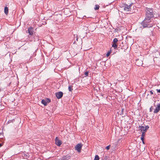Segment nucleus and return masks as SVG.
Returning <instances> with one entry per match:
<instances>
[{"label": "nucleus", "instance_id": "13", "mask_svg": "<svg viewBox=\"0 0 160 160\" xmlns=\"http://www.w3.org/2000/svg\"><path fill=\"white\" fill-rule=\"evenodd\" d=\"M4 11L5 14L7 15L8 14V9L7 7H5Z\"/></svg>", "mask_w": 160, "mask_h": 160}, {"label": "nucleus", "instance_id": "24", "mask_svg": "<svg viewBox=\"0 0 160 160\" xmlns=\"http://www.w3.org/2000/svg\"><path fill=\"white\" fill-rule=\"evenodd\" d=\"M88 72L87 71V72H85L84 74H85V76H87L88 75Z\"/></svg>", "mask_w": 160, "mask_h": 160}, {"label": "nucleus", "instance_id": "26", "mask_svg": "<svg viewBox=\"0 0 160 160\" xmlns=\"http://www.w3.org/2000/svg\"><path fill=\"white\" fill-rule=\"evenodd\" d=\"M118 39H119V38H114L113 39V40H118Z\"/></svg>", "mask_w": 160, "mask_h": 160}, {"label": "nucleus", "instance_id": "22", "mask_svg": "<svg viewBox=\"0 0 160 160\" xmlns=\"http://www.w3.org/2000/svg\"><path fill=\"white\" fill-rule=\"evenodd\" d=\"M111 53L110 52H108L106 54V56L107 57H108L109 55Z\"/></svg>", "mask_w": 160, "mask_h": 160}, {"label": "nucleus", "instance_id": "17", "mask_svg": "<svg viewBox=\"0 0 160 160\" xmlns=\"http://www.w3.org/2000/svg\"><path fill=\"white\" fill-rule=\"evenodd\" d=\"M99 158L98 155H96L94 160H99Z\"/></svg>", "mask_w": 160, "mask_h": 160}, {"label": "nucleus", "instance_id": "23", "mask_svg": "<svg viewBox=\"0 0 160 160\" xmlns=\"http://www.w3.org/2000/svg\"><path fill=\"white\" fill-rule=\"evenodd\" d=\"M110 145H109V146H107L106 147V149L107 150H109V149H110Z\"/></svg>", "mask_w": 160, "mask_h": 160}, {"label": "nucleus", "instance_id": "8", "mask_svg": "<svg viewBox=\"0 0 160 160\" xmlns=\"http://www.w3.org/2000/svg\"><path fill=\"white\" fill-rule=\"evenodd\" d=\"M55 144L58 146H60L62 144V142L61 141L59 140L57 137H56V138Z\"/></svg>", "mask_w": 160, "mask_h": 160}, {"label": "nucleus", "instance_id": "11", "mask_svg": "<svg viewBox=\"0 0 160 160\" xmlns=\"http://www.w3.org/2000/svg\"><path fill=\"white\" fill-rule=\"evenodd\" d=\"M28 32L29 35H32L33 33V29L32 27H30L28 29Z\"/></svg>", "mask_w": 160, "mask_h": 160}, {"label": "nucleus", "instance_id": "2", "mask_svg": "<svg viewBox=\"0 0 160 160\" xmlns=\"http://www.w3.org/2000/svg\"><path fill=\"white\" fill-rule=\"evenodd\" d=\"M131 5H128L125 4L123 5V6L122 7V9H123L124 11H130L131 10Z\"/></svg>", "mask_w": 160, "mask_h": 160}, {"label": "nucleus", "instance_id": "1", "mask_svg": "<svg viewBox=\"0 0 160 160\" xmlns=\"http://www.w3.org/2000/svg\"><path fill=\"white\" fill-rule=\"evenodd\" d=\"M141 24L144 28H150L152 27L154 23H152L151 20L145 18L144 20L142 22Z\"/></svg>", "mask_w": 160, "mask_h": 160}, {"label": "nucleus", "instance_id": "14", "mask_svg": "<svg viewBox=\"0 0 160 160\" xmlns=\"http://www.w3.org/2000/svg\"><path fill=\"white\" fill-rule=\"evenodd\" d=\"M42 103L44 105V106L47 105V102H46V100L45 99H42L41 101Z\"/></svg>", "mask_w": 160, "mask_h": 160}, {"label": "nucleus", "instance_id": "27", "mask_svg": "<svg viewBox=\"0 0 160 160\" xmlns=\"http://www.w3.org/2000/svg\"><path fill=\"white\" fill-rule=\"evenodd\" d=\"M157 92L158 93H160V89H157Z\"/></svg>", "mask_w": 160, "mask_h": 160}, {"label": "nucleus", "instance_id": "10", "mask_svg": "<svg viewBox=\"0 0 160 160\" xmlns=\"http://www.w3.org/2000/svg\"><path fill=\"white\" fill-rule=\"evenodd\" d=\"M160 110V104H158L157 105V107H156L155 109L154 110V113H157Z\"/></svg>", "mask_w": 160, "mask_h": 160}, {"label": "nucleus", "instance_id": "29", "mask_svg": "<svg viewBox=\"0 0 160 160\" xmlns=\"http://www.w3.org/2000/svg\"><path fill=\"white\" fill-rule=\"evenodd\" d=\"M124 110V108L122 109V112Z\"/></svg>", "mask_w": 160, "mask_h": 160}, {"label": "nucleus", "instance_id": "25", "mask_svg": "<svg viewBox=\"0 0 160 160\" xmlns=\"http://www.w3.org/2000/svg\"><path fill=\"white\" fill-rule=\"evenodd\" d=\"M141 139L142 140V141L144 140V137H141Z\"/></svg>", "mask_w": 160, "mask_h": 160}, {"label": "nucleus", "instance_id": "7", "mask_svg": "<svg viewBox=\"0 0 160 160\" xmlns=\"http://www.w3.org/2000/svg\"><path fill=\"white\" fill-rule=\"evenodd\" d=\"M56 96L58 99H60L62 97L63 93L62 92H56Z\"/></svg>", "mask_w": 160, "mask_h": 160}, {"label": "nucleus", "instance_id": "15", "mask_svg": "<svg viewBox=\"0 0 160 160\" xmlns=\"http://www.w3.org/2000/svg\"><path fill=\"white\" fill-rule=\"evenodd\" d=\"M99 8V6L98 5H96L94 9L95 10H98Z\"/></svg>", "mask_w": 160, "mask_h": 160}, {"label": "nucleus", "instance_id": "30", "mask_svg": "<svg viewBox=\"0 0 160 160\" xmlns=\"http://www.w3.org/2000/svg\"><path fill=\"white\" fill-rule=\"evenodd\" d=\"M2 146V144L0 143V147H1Z\"/></svg>", "mask_w": 160, "mask_h": 160}, {"label": "nucleus", "instance_id": "21", "mask_svg": "<svg viewBox=\"0 0 160 160\" xmlns=\"http://www.w3.org/2000/svg\"><path fill=\"white\" fill-rule=\"evenodd\" d=\"M153 110V108H152V106L150 108V112H152Z\"/></svg>", "mask_w": 160, "mask_h": 160}, {"label": "nucleus", "instance_id": "33", "mask_svg": "<svg viewBox=\"0 0 160 160\" xmlns=\"http://www.w3.org/2000/svg\"><path fill=\"white\" fill-rule=\"evenodd\" d=\"M78 40V38H77V39H76V40Z\"/></svg>", "mask_w": 160, "mask_h": 160}, {"label": "nucleus", "instance_id": "18", "mask_svg": "<svg viewBox=\"0 0 160 160\" xmlns=\"http://www.w3.org/2000/svg\"><path fill=\"white\" fill-rule=\"evenodd\" d=\"M45 100H46V102H47V104L48 103H49L50 102V99H48V98H47L46 99H45Z\"/></svg>", "mask_w": 160, "mask_h": 160}, {"label": "nucleus", "instance_id": "6", "mask_svg": "<svg viewBox=\"0 0 160 160\" xmlns=\"http://www.w3.org/2000/svg\"><path fill=\"white\" fill-rule=\"evenodd\" d=\"M136 64L138 66H141L143 64V61L142 59H138L136 60Z\"/></svg>", "mask_w": 160, "mask_h": 160}, {"label": "nucleus", "instance_id": "19", "mask_svg": "<svg viewBox=\"0 0 160 160\" xmlns=\"http://www.w3.org/2000/svg\"><path fill=\"white\" fill-rule=\"evenodd\" d=\"M142 132V133L141 136V137H144L145 134V132Z\"/></svg>", "mask_w": 160, "mask_h": 160}, {"label": "nucleus", "instance_id": "32", "mask_svg": "<svg viewBox=\"0 0 160 160\" xmlns=\"http://www.w3.org/2000/svg\"><path fill=\"white\" fill-rule=\"evenodd\" d=\"M75 43H76V41H75L74 42H73V43L74 44H75Z\"/></svg>", "mask_w": 160, "mask_h": 160}, {"label": "nucleus", "instance_id": "16", "mask_svg": "<svg viewBox=\"0 0 160 160\" xmlns=\"http://www.w3.org/2000/svg\"><path fill=\"white\" fill-rule=\"evenodd\" d=\"M72 88V86L70 85L69 86L68 90L69 91H72V90H73Z\"/></svg>", "mask_w": 160, "mask_h": 160}, {"label": "nucleus", "instance_id": "4", "mask_svg": "<svg viewBox=\"0 0 160 160\" xmlns=\"http://www.w3.org/2000/svg\"><path fill=\"white\" fill-rule=\"evenodd\" d=\"M153 17V14L152 12L148 11L147 12L146 14V17L145 18L149 19L151 20V19Z\"/></svg>", "mask_w": 160, "mask_h": 160}, {"label": "nucleus", "instance_id": "5", "mask_svg": "<svg viewBox=\"0 0 160 160\" xmlns=\"http://www.w3.org/2000/svg\"><path fill=\"white\" fill-rule=\"evenodd\" d=\"M83 145L81 143H78L75 146V149L77 150L78 152H81V150Z\"/></svg>", "mask_w": 160, "mask_h": 160}, {"label": "nucleus", "instance_id": "3", "mask_svg": "<svg viewBox=\"0 0 160 160\" xmlns=\"http://www.w3.org/2000/svg\"><path fill=\"white\" fill-rule=\"evenodd\" d=\"M149 128V127L148 126H146L145 127L142 126H139L138 127V128L141 132H146Z\"/></svg>", "mask_w": 160, "mask_h": 160}, {"label": "nucleus", "instance_id": "9", "mask_svg": "<svg viewBox=\"0 0 160 160\" xmlns=\"http://www.w3.org/2000/svg\"><path fill=\"white\" fill-rule=\"evenodd\" d=\"M70 158V156L67 155L66 156H63L59 159V160H68Z\"/></svg>", "mask_w": 160, "mask_h": 160}, {"label": "nucleus", "instance_id": "20", "mask_svg": "<svg viewBox=\"0 0 160 160\" xmlns=\"http://www.w3.org/2000/svg\"><path fill=\"white\" fill-rule=\"evenodd\" d=\"M14 119L13 120H9V121H8V123H9L10 122H13V121H14Z\"/></svg>", "mask_w": 160, "mask_h": 160}, {"label": "nucleus", "instance_id": "12", "mask_svg": "<svg viewBox=\"0 0 160 160\" xmlns=\"http://www.w3.org/2000/svg\"><path fill=\"white\" fill-rule=\"evenodd\" d=\"M118 41H113L112 47L114 48L115 49L117 48V45L116 43Z\"/></svg>", "mask_w": 160, "mask_h": 160}, {"label": "nucleus", "instance_id": "31", "mask_svg": "<svg viewBox=\"0 0 160 160\" xmlns=\"http://www.w3.org/2000/svg\"><path fill=\"white\" fill-rule=\"evenodd\" d=\"M142 143H143V144H144V140H143V141H142Z\"/></svg>", "mask_w": 160, "mask_h": 160}, {"label": "nucleus", "instance_id": "28", "mask_svg": "<svg viewBox=\"0 0 160 160\" xmlns=\"http://www.w3.org/2000/svg\"><path fill=\"white\" fill-rule=\"evenodd\" d=\"M150 93L151 94H153V92L152 91H150Z\"/></svg>", "mask_w": 160, "mask_h": 160}]
</instances>
